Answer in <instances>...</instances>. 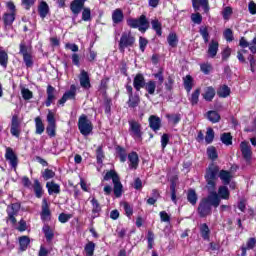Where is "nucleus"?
Segmentation results:
<instances>
[{"label": "nucleus", "instance_id": "nucleus-21", "mask_svg": "<svg viewBox=\"0 0 256 256\" xmlns=\"http://www.w3.org/2000/svg\"><path fill=\"white\" fill-rule=\"evenodd\" d=\"M42 221H49L51 219V210H49V204H47V200H43L42 204V212H41Z\"/></svg>", "mask_w": 256, "mask_h": 256}, {"label": "nucleus", "instance_id": "nucleus-45", "mask_svg": "<svg viewBox=\"0 0 256 256\" xmlns=\"http://www.w3.org/2000/svg\"><path fill=\"white\" fill-rule=\"evenodd\" d=\"M215 139V131L212 130V128H207L205 141L209 145L213 143V140Z\"/></svg>", "mask_w": 256, "mask_h": 256}, {"label": "nucleus", "instance_id": "nucleus-59", "mask_svg": "<svg viewBox=\"0 0 256 256\" xmlns=\"http://www.w3.org/2000/svg\"><path fill=\"white\" fill-rule=\"evenodd\" d=\"M92 203V213H99V211H101V205L99 204V201H97V199L92 198L91 200Z\"/></svg>", "mask_w": 256, "mask_h": 256}, {"label": "nucleus", "instance_id": "nucleus-60", "mask_svg": "<svg viewBox=\"0 0 256 256\" xmlns=\"http://www.w3.org/2000/svg\"><path fill=\"white\" fill-rule=\"evenodd\" d=\"M23 61L26 67H33V56L31 54H25L23 56Z\"/></svg>", "mask_w": 256, "mask_h": 256}, {"label": "nucleus", "instance_id": "nucleus-7", "mask_svg": "<svg viewBox=\"0 0 256 256\" xmlns=\"http://www.w3.org/2000/svg\"><path fill=\"white\" fill-rule=\"evenodd\" d=\"M240 151L242 153L243 159H245L247 163H250L253 152L251 151V146L249 145V142H241Z\"/></svg>", "mask_w": 256, "mask_h": 256}, {"label": "nucleus", "instance_id": "nucleus-17", "mask_svg": "<svg viewBox=\"0 0 256 256\" xmlns=\"http://www.w3.org/2000/svg\"><path fill=\"white\" fill-rule=\"evenodd\" d=\"M215 88L213 86H208L204 89V93L202 94V97L205 101L211 102L213 99H215Z\"/></svg>", "mask_w": 256, "mask_h": 256}, {"label": "nucleus", "instance_id": "nucleus-37", "mask_svg": "<svg viewBox=\"0 0 256 256\" xmlns=\"http://www.w3.org/2000/svg\"><path fill=\"white\" fill-rule=\"evenodd\" d=\"M199 95H201V88H197L190 96L189 101L191 105L195 106L199 103Z\"/></svg>", "mask_w": 256, "mask_h": 256}, {"label": "nucleus", "instance_id": "nucleus-15", "mask_svg": "<svg viewBox=\"0 0 256 256\" xmlns=\"http://www.w3.org/2000/svg\"><path fill=\"white\" fill-rule=\"evenodd\" d=\"M46 94H47V99H46L45 105L46 107H51V104L54 103L55 100L57 99L55 97V87L48 85Z\"/></svg>", "mask_w": 256, "mask_h": 256}, {"label": "nucleus", "instance_id": "nucleus-4", "mask_svg": "<svg viewBox=\"0 0 256 256\" xmlns=\"http://www.w3.org/2000/svg\"><path fill=\"white\" fill-rule=\"evenodd\" d=\"M135 45V36L131 31H125L122 33L119 41V51L125 53V49L133 47Z\"/></svg>", "mask_w": 256, "mask_h": 256}, {"label": "nucleus", "instance_id": "nucleus-53", "mask_svg": "<svg viewBox=\"0 0 256 256\" xmlns=\"http://www.w3.org/2000/svg\"><path fill=\"white\" fill-rule=\"evenodd\" d=\"M56 129H57V124H48L46 128L47 135H49V137H55Z\"/></svg>", "mask_w": 256, "mask_h": 256}, {"label": "nucleus", "instance_id": "nucleus-24", "mask_svg": "<svg viewBox=\"0 0 256 256\" xmlns=\"http://www.w3.org/2000/svg\"><path fill=\"white\" fill-rule=\"evenodd\" d=\"M200 234L204 241H209V239H211V230L209 229L207 223H203L200 225Z\"/></svg>", "mask_w": 256, "mask_h": 256}, {"label": "nucleus", "instance_id": "nucleus-31", "mask_svg": "<svg viewBox=\"0 0 256 256\" xmlns=\"http://www.w3.org/2000/svg\"><path fill=\"white\" fill-rule=\"evenodd\" d=\"M35 127H36V135H43L45 132V125L43 124V120L41 117L35 118Z\"/></svg>", "mask_w": 256, "mask_h": 256}, {"label": "nucleus", "instance_id": "nucleus-47", "mask_svg": "<svg viewBox=\"0 0 256 256\" xmlns=\"http://www.w3.org/2000/svg\"><path fill=\"white\" fill-rule=\"evenodd\" d=\"M166 118L170 123L177 125L181 121V114H166Z\"/></svg>", "mask_w": 256, "mask_h": 256}, {"label": "nucleus", "instance_id": "nucleus-29", "mask_svg": "<svg viewBox=\"0 0 256 256\" xmlns=\"http://www.w3.org/2000/svg\"><path fill=\"white\" fill-rule=\"evenodd\" d=\"M42 231L46 237V241H48V243H51V241H53V238L55 237V233L53 232L51 227H49V225H44Z\"/></svg>", "mask_w": 256, "mask_h": 256}, {"label": "nucleus", "instance_id": "nucleus-52", "mask_svg": "<svg viewBox=\"0 0 256 256\" xmlns=\"http://www.w3.org/2000/svg\"><path fill=\"white\" fill-rule=\"evenodd\" d=\"M42 177L45 181H49V179L55 177V172L51 169H45V171L42 172Z\"/></svg>", "mask_w": 256, "mask_h": 256}, {"label": "nucleus", "instance_id": "nucleus-35", "mask_svg": "<svg viewBox=\"0 0 256 256\" xmlns=\"http://www.w3.org/2000/svg\"><path fill=\"white\" fill-rule=\"evenodd\" d=\"M207 119L211 121V123H219L221 121V115L217 113V111H208Z\"/></svg>", "mask_w": 256, "mask_h": 256}, {"label": "nucleus", "instance_id": "nucleus-18", "mask_svg": "<svg viewBox=\"0 0 256 256\" xmlns=\"http://www.w3.org/2000/svg\"><path fill=\"white\" fill-rule=\"evenodd\" d=\"M123 19H125L123 10L117 8L112 12V22L114 25H119V23H122Z\"/></svg>", "mask_w": 256, "mask_h": 256}, {"label": "nucleus", "instance_id": "nucleus-34", "mask_svg": "<svg viewBox=\"0 0 256 256\" xmlns=\"http://www.w3.org/2000/svg\"><path fill=\"white\" fill-rule=\"evenodd\" d=\"M168 45L172 48L177 47V44L179 43V38L177 37V34L172 32L167 37Z\"/></svg>", "mask_w": 256, "mask_h": 256}, {"label": "nucleus", "instance_id": "nucleus-56", "mask_svg": "<svg viewBox=\"0 0 256 256\" xmlns=\"http://www.w3.org/2000/svg\"><path fill=\"white\" fill-rule=\"evenodd\" d=\"M82 21H91V8H83Z\"/></svg>", "mask_w": 256, "mask_h": 256}, {"label": "nucleus", "instance_id": "nucleus-28", "mask_svg": "<svg viewBox=\"0 0 256 256\" xmlns=\"http://www.w3.org/2000/svg\"><path fill=\"white\" fill-rule=\"evenodd\" d=\"M219 177L221 181L224 183V185H229L231 183V178L233 176L231 175V172L226 170H221L219 173Z\"/></svg>", "mask_w": 256, "mask_h": 256}, {"label": "nucleus", "instance_id": "nucleus-43", "mask_svg": "<svg viewBox=\"0 0 256 256\" xmlns=\"http://www.w3.org/2000/svg\"><path fill=\"white\" fill-rule=\"evenodd\" d=\"M29 243H31V240H29V237L27 236H22L19 238V245L21 251H26L27 247H29Z\"/></svg>", "mask_w": 256, "mask_h": 256}, {"label": "nucleus", "instance_id": "nucleus-54", "mask_svg": "<svg viewBox=\"0 0 256 256\" xmlns=\"http://www.w3.org/2000/svg\"><path fill=\"white\" fill-rule=\"evenodd\" d=\"M148 249H153V243L155 242V234L149 230L147 234Z\"/></svg>", "mask_w": 256, "mask_h": 256}, {"label": "nucleus", "instance_id": "nucleus-3", "mask_svg": "<svg viewBox=\"0 0 256 256\" xmlns=\"http://www.w3.org/2000/svg\"><path fill=\"white\" fill-rule=\"evenodd\" d=\"M127 25L132 29H139L141 33H145V31L149 29V21H147V17L145 15H141L138 19H127Z\"/></svg>", "mask_w": 256, "mask_h": 256}, {"label": "nucleus", "instance_id": "nucleus-1", "mask_svg": "<svg viewBox=\"0 0 256 256\" xmlns=\"http://www.w3.org/2000/svg\"><path fill=\"white\" fill-rule=\"evenodd\" d=\"M221 205V199L217 192H210L206 198H203L198 205V215L199 217H208L211 215L212 210L211 207L217 208Z\"/></svg>", "mask_w": 256, "mask_h": 256}, {"label": "nucleus", "instance_id": "nucleus-61", "mask_svg": "<svg viewBox=\"0 0 256 256\" xmlns=\"http://www.w3.org/2000/svg\"><path fill=\"white\" fill-rule=\"evenodd\" d=\"M123 209H124L127 217H131V215H133V206H130L129 203L125 202L123 204Z\"/></svg>", "mask_w": 256, "mask_h": 256}, {"label": "nucleus", "instance_id": "nucleus-8", "mask_svg": "<svg viewBox=\"0 0 256 256\" xmlns=\"http://www.w3.org/2000/svg\"><path fill=\"white\" fill-rule=\"evenodd\" d=\"M10 133L13 137H19L21 135V123L19 122V117H17V115L12 117Z\"/></svg>", "mask_w": 256, "mask_h": 256}, {"label": "nucleus", "instance_id": "nucleus-2", "mask_svg": "<svg viewBox=\"0 0 256 256\" xmlns=\"http://www.w3.org/2000/svg\"><path fill=\"white\" fill-rule=\"evenodd\" d=\"M217 177H219V166L211 164L205 174L207 189L210 193L215 192Z\"/></svg>", "mask_w": 256, "mask_h": 256}, {"label": "nucleus", "instance_id": "nucleus-46", "mask_svg": "<svg viewBox=\"0 0 256 256\" xmlns=\"http://www.w3.org/2000/svg\"><path fill=\"white\" fill-rule=\"evenodd\" d=\"M197 193L195 190H189L187 194V200L192 204V205H197Z\"/></svg>", "mask_w": 256, "mask_h": 256}, {"label": "nucleus", "instance_id": "nucleus-36", "mask_svg": "<svg viewBox=\"0 0 256 256\" xmlns=\"http://www.w3.org/2000/svg\"><path fill=\"white\" fill-rule=\"evenodd\" d=\"M184 89H186L187 93H191V89H193V77L191 75H187L183 78Z\"/></svg>", "mask_w": 256, "mask_h": 256}, {"label": "nucleus", "instance_id": "nucleus-64", "mask_svg": "<svg viewBox=\"0 0 256 256\" xmlns=\"http://www.w3.org/2000/svg\"><path fill=\"white\" fill-rule=\"evenodd\" d=\"M255 245H256V239L249 238L244 247H246L248 250H251V249H255Z\"/></svg>", "mask_w": 256, "mask_h": 256}, {"label": "nucleus", "instance_id": "nucleus-30", "mask_svg": "<svg viewBox=\"0 0 256 256\" xmlns=\"http://www.w3.org/2000/svg\"><path fill=\"white\" fill-rule=\"evenodd\" d=\"M46 188L48 189L49 195H53V193L59 194L61 193V188L58 184H55L54 182H47Z\"/></svg>", "mask_w": 256, "mask_h": 256}, {"label": "nucleus", "instance_id": "nucleus-27", "mask_svg": "<svg viewBox=\"0 0 256 256\" xmlns=\"http://www.w3.org/2000/svg\"><path fill=\"white\" fill-rule=\"evenodd\" d=\"M145 91H147L148 95H155V90L157 89V82L154 80H149L144 85Z\"/></svg>", "mask_w": 256, "mask_h": 256}, {"label": "nucleus", "instance_id": "nucleus-42", "mask_svg": "<svg viewBox=\"0 0 256 256\" xmlns=\"http://www.w3.org/2000/svg\"><path fill=\"white\" fill-rule=\"evenodd\" d=\"M217 195L219 199H229V188L227 186H220Z\"/></svg>", "mask_w": 256, "mask_h": 256}, {"label": "nucleus", "instance_id": "nucleus-62", "mask_svg": "<svg viewBox=\"0 0 256 256\" xmlns=\"http://www.w3.org/2000/svg\"><path fill=\"white\" fill-rule=\"evenodd\" d=\"M224 39H226V41L231 42L233 41V30L231 29H226L223 33Z\"/></svg>", "mask_w": 256, "mask_h": 256}, {"label": "nucleus", "instance_id": "nucleus-13", "mask_svg": "<svg viewBox=\"0 0 256 256\" xmlns=\"http://www.w3.org/2000/svg\"><path fill=\"white\" fill-rule=\"evenodd\" d=\"M145 85V76H143V74L141 73L136 74L133 80L134 89H136L137 91H141V89L145 88Z\"/></svg>", "mask_w": 256, "mask_h": 256}, {"label": "nucleus", "instance_id": "nucleus-50", "mask_svg": "<svg viewBox=\"0 0 256 256\" xmlns=\"http://www.w3.org/2000/svg\"><path fill=\"white\" fill-rule=\"evenodd\" d=\"M96 159L97 163H103V159H105V153L103 152V146H99L96 150Z\"/></svg>", "mask_w": 256, "mask_h": 256}, {"label": "nucleus", "instance_id": "nucleus-51", "mask_svg": "<svg viewBox=\"0 0 256 256\" xmlns=\"http://www.w3.org/2000/svg\"><path fill=\"white\" fill-rule=\"evenodd\" d=\"M207 155H208L209 159H212V161H215V159H217V157H218L217 150L215 149V147H213V146L208 147Z\"/></svg>", "mask_w": 256, "mask_h": 256}, {"label": "nucleus", "instance_id": "nucleus-11", "mask_svg": "<svg viewBox=\"0 0 256 256\" xmlns=\"http://www.w3.org/2000/svg\"><path fill=\"white\" fill-rule=\"evenodd\" d=\"M80 86L83 89H91V79L89 78V73L82 70L79 75Z\"/></svg>", "mask_w": 256, "mask_h": 256}, {"label": "nucleus", "instance_id": "nucleus-23", "mask_svg": "<svg viewBox=\"0 0 256 256\" xmlns=\"http://www.w3.org/2000/svg\"><path fill=\"white\" fill-rule=\"evenodd\" d=\"M38 13L41 19H45V17L49 15V4H47L45 1H41L38 6Z\"/></svg>", "mask_w": 256, "mask_h": 256}, {"label": "nucleus", "instance_id": "nucleus-22", "mask_svg": "<svg viewBox=\"0 0 256 256\" xmlns=\"http://www.w3.org/2000/svg\"><path fill=\"white\" fill-rule=\"evenodd\" d=\"M129 167L130 169H137L139 167V155L136 152H131L128 155Z\"/></svg>", "mask_w": 256, "mask_h": 256}, {"label": "nucleus", "instance_id": "nucleus-25", "mask_svg": "<svg viewBox=\"0 0 256 256\" xmlns=\"http://www.w3.org/2000/svg\"><path fill=\"white\" fill-rule=\"evenodd\" d=\"M217 95L222 99H226V97H229V95H231V88H229V86L227 85H222L218 88Z\"/></svg>", "mask_w": 256, "mask_h": 256}, {"label": "nucleus", "instance_id": "nucleus-5", "mask_svg": "<svg viewBox=\"0 0 256 256\" xmlns=\"http://www.w3.org/2000/svg\"><path fill=\"white\" fill-rule=\"evenodd\" d=\"M78 129H79L81 135H84V137L91 135V131H93V124L91 123V120L87 119V115L82 114L79 117Z\"/></svg>", "mask_w": 256, "mask_h": 256}, {"label": "nucleus", "instance_id": "nucleus-6", "mask_svg": "<svg viewBox=\"0 0 256 256\" xmlns=\"http://www.w3.org/2000/svg\"><path fill=\"white\" fill-rule=\"evenodd\" d=\"M129 133L135 141L143 140V132L141 131V125L135 120L129 121Z\"/></svg>", "mask_w": 256, "mask_h": 256}, {"label": "nucleus", "instance_id": "nucleus-10", "mask_svg": "<svg viewBox=\"0 0 256 256\" xmlns=\"http://www.w3.org/2000/svg\"><path fill=\"white\" fill-rule=\"evenodd\" d=\"M5 158L7 161H9L12 169H17L19 160L17 159V155H15V152H13V149L11 148L6 149Z\"/></svg>", "mask_w": 256, "mask_h": 256}, {"label": "nucleus", "instance_id": "nucleus-20", "mask_svg": "<svg viewBox=\"0 0 256 256\" xmlns=\"http://www.w3.org/2000/svg\"><path fill=\"white\" fill-rule=\"evenodd\" d=\"M149 125L152 131H159L161 129V118L155 115L150 116Z\"/></svg>", "mask_w": 256, "mask_h": 256}, {"label": "nucleus", "instance_id": "nucleus-39", "mask_svg": "<svg viewBox=\"0 0 256 256\" xmlns=\"http://www.w3.org/2000/svg\"><path fill=\"white\" fill-rule=\"evenodd\" d=\"M3 21L6 26L11 27L15 21V13H5L3 16Z\"/></svg>", "mask_w": 256, "mask_h": 256}, {"label": "nucleus", "instance_id": "nucleus-38", "mask_svg": "<svg viewBox=\"0 0 256 256\" xmlns=\"http://www.w3.org/2000/svg\"><path fill=\"white\" fill-rule=\"evenodd\" d=\"M199 33L204 41V43H209V28L207 26H200Z\"/></svg>", "mask_w": 256, "mask_h": 256}, {"label": "nucleus", "instance_id": "nucleus-49", "mask_svg": "<svg viewBox=\"0 0 256 256\" xmlns=\"http://www.w3.org/2000/svg\"><path fill=\"white\" fill-rule=\"evenodd\" d=\"M85 251H86V255L87 256H93V253H95V243L92 241H89L86 245H85Z\"/></svg>", "mask_w": 256, "mask_h": 256}, {"label": "nucleus", "instance_id": "nucleus-40", "mask_svg": "<svg viewBox=\"0 0 256 256\" xmlns=\"http://www.w3.org/2000/svg\"><path fill=\"white\" fill-rule=\"evenodd\" d=\"M139 103H141L139 96L133 95V94L129 96L128 107H131L132 109H134V107L139 106Z\"/></svg>", "mask_w": 256, "mask_h": 256}, {"label": "nucleus", "instance_id": "nucleus-57", "mask_svg": "<svg viewBox=\"0 0 256 256\" xmlns=\"http://www.w3.org/2000/svg\"><path fill=\"white\" fill-rule=\"evenodd\" d=\"M22 97L25 101H29V99H33V92H31L29 89L24 88L21 90Z\"/></svg>", "mask_w": 256, "mask_h": 256}, {"label": "nucleus", "instance_id": "nucleus-9", "mask_svg": "<svg viewBox=\"0 0 256 256\" xmlns=\"http://www.w3.org/2000/svg\"><path fill=\"white\" fill-rule=\"evenodd\" d=\"M77 95V87L75 85L70 86V90L66 91L62 98L58 101L59 105H65L69 99H75Z\"/></svg>", "mask_w": 256, "mask_h": 256}, {"label": "nucleus", "instance_id": "nucleus-32", "mask_svg": "<svg viewBox=\"0 0 256 256\" xmlns=\"http://www.w3.org/2000/svg\"><path fill=\"white\" fill-rule=\"evenodd\" d=\"M151 25L152 29L156 32V35H158V37H161V35H163L161 22H159V20L155 18L151 21Z\"/></svg>", "mask_w": 256, "mask_h": 256}, {"label": "nucleus", "instance_id": "nucleus-16", "mask_svg": "<svg viewBox=\"0 0 256 256\" xmlns=\"http://www.w3.org/2000/svg\"><path fill=\"white\" fill-rule=\"evenodd\" d=\"M20 207L21 206L19 204L15 203V204H12L11 207H8L7 209L8 217L11 223L13 224L17 223V219H15V216L17 215Z\"/></svg>", "mask_w": 256, "mask_h": 256}, {"label": "nucleus", "instance_id": "nucleus-12", "mask_svg": "<svg viewBox=\"0 0 256 256\" xmlns=\"http://www.w3.org/2000/svg\"><path fill=\"white\" fill-rule=\"evenodd\" d=\"M192 7L194 11H199L202 7L205 13H209V0H192Z\"/></svg>", "mask_w": 256, "mask_h": 256}, {"label": "nucleus", "instance_id": "nucleus-48", "mask_svg": "<svg viewBox=\"0 0 256 256\" xmlns=\"http://www.w3.org/2000/svg\"><path fill=\"white\" fill-rule=\"evenodd\" d=\"M109 179H112L113 183H115V179L119 180V175H117V172H115V170H110L105 174L104 181H109Z\"/></svg>", "mask_w": 256, "mask_h": 256}, {"label": "nucleus", "instance_id": "nucleus-44", "mask_svg": "<svg viewBox=\"0 0 256 256\" xmlns=\"http://www.w3.org/2000/svg\"><path fill=\"white\" fill-rule=\"evenodd\" d=\"M221 141L224 145H232L233 144V137L231 136L230 133H223L221 135Z\"/></svg>", "mask_w": 256, "mask_h": 256}, {"label": "nucleus", "instance_id": "nucleus-26", "mask_svg": "<svg viewBox=\"0 0 256 256\" xmlns=\"http://www.w3.org/2000/svg\"><path fill=\"white\" fill-rule=\"evenodd\" d=\"M113 185L115 197H121V195H123V184H121V180H117V178H114Z\"/></svg>", "mask_w": 256, "mask_h": 256}, {"label": "nucleus", "instance_id": "nucleus-58", "mask_svg": "<svg viewBox=\"0 0 256 256\" xmlns=\"http://www.w3.org/2000/svg\"><path fill=\"white\" fill-rule=\"evenodd\" d=\"M175 187H177V184L175 182H172L170 185V191H171V200L173 203H177V192L175 190Z\"/></svg>", "mask_w": 256, "mask_h": 256}, {"label": "nucleus", "instance_id": "nucleus-33", "mask_svg": "<svg viewBox=\"0 0 256 256\" xmlns=\"http://www.w3.org/2000/svg\"><path fill=\"white\" fill-rule=\"evenodd\" d=\"M7 65H9V54L5 50H0V66L6 69Z\"/></svg>", "mask_w": 256, "mask_h": 256}, {"label": "nucleus", "instance_id": "nucleus-41", "mask_svg": "<svg viewBox=\"0 0 256 256\" xmlns=\"http://www.w3.org/2000/svg\"><path fill=\"white\" fill-rule=\"evenodd\" d=\"M34 193L38 199L43 197V187H41V183L39 180H34Z\"/></svg>", "mask_w": 256, "mask_h": 256}, {"label": "nucleus", "instance_id": "nucleus-14", "mask_svg": "<svg viewBox=\"0 0 256 256\" xmlns=\"http://www.w3.org/2000/svg\"><path fill=\"white\" fill-rule=\"evenodd\" d=\"M85 7V2L83 0H74L70 4V10L74 15H79Z\"/></svg>", "mask_w": 256, "mask_h": 256}, {"label": "nucleus", "instance_id": "nucleus-19", "mask_svg": "<svg viewBox=\"0 0 256 256\" xmlns=\"http://www.w3.org/2000/svg\"><path fill=\"white\" fill-rule=\"evenodd\" d=\"M219 51V42L216 40H211V42L208 45V55L212 59L217 56V53Z\"/></svg>", "mask_w": 256, "mask_h": 256}, {"label": "nucleus", "instance_id": "nucleus-55", "mask_svg": "<svg viewBox=\"0 0 256 256\" xmlns=\"http://www.w3.org/2000/svg\"><path fill=\"white\" fill-rule=\"evenodd\" d=\"M117 152L121 163H125L127 161V152L123 149V147H118Z\"/></svg>", "mask_w": 256, "mask_h": 256}, {"label": "nucleus", "instance_id": "nucleus-63", "mask_svg": "<svg viewBox=\"0 0 256 256\" xmlns=\"http://www.w3.org/2000/svg\"><path fill=\"white\" fill-rule=\"evenodd\" d=\"M71 217H73V215L61 213L58 217V221H60V223H67Z\"/></svg>", "mask_w": 256, "mask_h": 256}]
</instances>
